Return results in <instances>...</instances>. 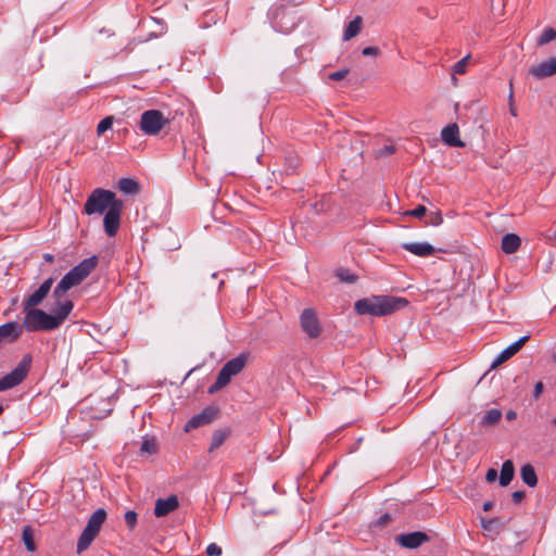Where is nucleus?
Segmentation results:
<instances>
[{
    "instance_id": "obj_15",
    "label": "nucleus",
    "mask_w": 556,
    "mask_h": 556,
    "mask_svg": "<svg viewBox=\"0 0 556 556\" xmlns=\"http://www.w3.org/2000/svg\"><path fill=\"white\" fill-rule=\"evenodd\" d=\"M529 73L536 79H543L556 75V56L532 66L529 70Z\"/></svg>"
},
{
    "instance_id": "obj_24",
    "label": "nucleus",
    "mask_w": 556,
    "mask_h": 556,
    "mask_svg": "<svg viewBox=\"0 0 556 556\" xmlns=\"http://www.w3.org/2000/svg\"><path fill=\"white\" fill-rule=\"evenodd\" d=\"M362 23H363V20L361 16L354 17L346 26L344 34H343V39L350 40L353 37H355L356 35H358L362 29Z\"/></svg>"
},
{
    "instance_id": "obj_48",
    "label": "nucleus",
    "mask_w": 556,
    "mask_h": 556,
    "mask_svg": "<svg viewBox=\"0 0 556 556\" xmlns=\"http://www.w3.org/2000/svg\"><path fill=\"white\" fill-rule=\"evenodd\" d=\"M494 506V503L491 502V501H488L483 504V510L484 511H490Z\"/></svg>"
},
{
    "instance_id": "obj_37",
    "label": "nucleus",
    "mask_w": 556,
    "mask_h": 556,
    "mask_svg": "<svg viewBox=\"0 0 556 556\" xmlns=\"http://www.w3.org/2000/svg\"><path fill=\"white\" fill-rule=\"evenodd\" d=\"M349 74V70L348 68H342V70H339L337 72H333L329 75V78L332 79V80H341L343 78L346 77V75Z\"/></svg>"
},
{
    "instance_id": "obj_12",
    "label": "nucleus",
    "mask_w": 556,
    "mask_h": 556,
    "mask_svg": "<svg viewBox=\"0 0 556 556\" xmlns=\"http://www.w3.org/2000/svg\"><path fill=\"white\" fill-rule=\"evenodd\" d=\"M395 542L402 547L408 549H415L421 546L424 543L430 541V536L422 531H415L408 533H402L395 536Z\"/></svg>"
},
{
    "instance_id": "obj_17",
    "label": "nucleus",
    "mask_w": 556,
    "mask_h": 556,
    "mask_svg": "<svg viewBox=\"0 0 556 556\" xmlns=\"http://www.w3.org/2000/svg\"><path fill=\"white\" fill-rule=\"evenodd\" d=\"M529 336H523L516 342L508 345L505 350H503L495 361L492 363V368L505 363L510 357H513L516 353L520 351V349L523 346V344L529 340Z\"/></svg>"
},
{
    "instance_id": "obj_40",
    "label": "nucleus",
    "mask_w": 556,
    "mask_h": 556,
    "mask_svg": "<svg viewBox=\"0 0 556 556\" xmlns=\"http://www.w3.org/2000/svg\"><path fill=\"white\" fill-rule=\"evenodd\" d=\"M392 520V517L390 514H383L382 516H380L377 521H376V526L380 527V528H383L386 527L387 525H389Z\"/></svg>"
},
{
    "instance_id": "obj_22",
    "label": "nucleus",
    "mask_w": 556,
    "mask_h": 556,
    "mask_svg": "<svg viewBox=\"0 0 556 556\" xmlns=\"http://www.w3.org/2000/svg\"><path fill=\"white\" fill-rule=\"evenodd\" d=\"M520 476L528 486L534 488L538 484V476L531 464H526L521 467Z\"/></svg>"
},
{
    "instance_id": "obj_26",
    "label": "nucleus",
    "mask_w": 556,
    "mask_h": 556,
    "mask_svg": "<svg viewBox=\"0 0 556 556\" xmlns=\"http://www.w3.org/2000/svg\"><path fill=\"white\" fill-rule=\"evenodd\" d=\"M22 539L25 544V547L28 552H35L36 551V543H35V536H34V530L31 527L26 526L23 529L22 532Z\"/></svg>"
},
{
    "instance_id": "obj_31",
    "label": "nucleus",
    "mask_w": 556,
    "mask_h": 556,
    "mask_svg": "<svg viewBox=\"0 0 556 556\" xmlns=\"http://www.w3.org/2000/svg\"><path fill=\"white\" fill-rule=\"evenodd\" d=\"M140 451L142 453L154 454L156 453V442L154 439H146L141 443Z\"/></svg>"
},
{
    "instance_id": "obj_30",
    "label": "nucleus",
    "mask_w": 556,
    "mask_h": 556,
    "mask_svg": "<svg viewBox=\"0 0 556 556\" xmlns=\"http://www.w3.org/2000/svg\"><path fill=\"white\" fill-rule=\"evenodd\" d=\"M337 277L343 281V282H348V283H354L356 280H357V276L350 273L348 269H339L337 271Z\"/></svg>"
},
{
    "instance_id": "obj_50",
    "label": "nucleus",
    "mask_w": 556,
    "mask_h": 556,
    "mask_svg": "<svg viewBox=\"0 0 556 556\" xmlns=\"http://www.w3.org/2000/svg\"><path fill=\"white\" fill-rule=\"evenodd\" d=\"M552 425L556 427V417L552 420Z\"/></svg>"
},
{
    "instance_id": "obj_20",
    "label": "nucleus",
    "mask_w": 556,
    "mask_h": 556,
    "mask_svg": "<svg viewBox=\"0 0 556 556\" xmlns=\"http://www.w3.org/2000/svg\"><path fill=\"white\" fill-rule=\"evenodd\" d=\"M521 239L516 233H507L502 239V251L506 254H513L518 251Z\"/></svg>"
},
{
    "instance_id": "obj_16",
    "label": "nucleus",
    "mask_w": 556,
    "mask_h": 556,
    "mask_svg": "<svg viewBox=\"0 0 556 556\" xmlns=\"http://www.w3.org/2000/svg\"><path fill=\"white\" fill-rule=\"evenodd\" d=\"M23 333L22 326L16 321H9L0 326V344L14 342Z\"/></svg>"
},
{
    "instance_id": "obj_3",
    "label": "nucleus",
    "mask_w": 556,
    "mask_h": 556,
    "mask_svg": "<svg viewBox=\"0 0 556 556\" xmlns=\"http://www.w3.org/2000/svg\"><path fill=\"white\" fill-rule=\"evenodd\" d=\"M98 261V256L92 255L83 260L79 264L66 273L60 282L55 286L52 293L53 299L58 301H64L63 298L65 296L66 292L73 287L80 285L83 280H85L97 267Z\"/></svg>"
},
{
    "instance_id": "obj_45",
    "label": "nucleus",
    "mask_w": 556,
    "mask_h": 556,
    "mask_svg": "<svg viewBox=\"0 0 556 556\" xmlns=\"http://www.w3.org/2000/svg\"><path fill=\"white\" fill-rule=\"evenodd\" d=\"M543 390H544L543 382L542 381L536 382L534 386V390H533V397L539 399L541 396V394L543 393Z\"/></svg>"
},
{
    "instance_id": "obj_5",
    "label": "nucleus",
    "mask_w": 556,
    "mask_h": 556,
    "mask_svg": "<svg viewBox=\"0 0 556 556\" xmlns=\"http://www.w3.org/2000/svg\"><path fill=\"white\" fill-rule=\"evenodd\" d=\"M248 355L244 353L229 359L219 370L215 382L210 387L208 392L214 393L226 387L231 378L238 375L245 366Z\"/></svg>"
},
{
    "instance_id": "obj_2",
    "label": "nucleus",
    "mask_w": 556,
    "mask_h": 556,
    "mask_svg": "<svg viewBox=\"0 0 556 556\" xmlns=\"http://www.w3.org/2000/svg\"><path fill=\"white\" fill-rule=\"evenodd\" d=\"M408 305L405 298L392 295H371L357 300L354 309L358 315H370L376 317L391 315Z\"/></svg>"
},
{
    "instance_id": "obj_25",
    "label": "nucleus",
    "mask_w": 556,
    "mask_h": 556,
    "mask_svg": "<svg viewBox=\"0 0 556 556\" xmlns=\"http://www.w3.org/2000/svg\"><path fill=\"white\" fill-rule=\"evenodd\" d=\"M229 434H230L229 429L215 430L212 435L210 450L213 451L215 448H218L220 445H223V443L226 441V439L229 437Z\"/></svg>"
},
{
    "instance_id": "obj_46",
    "label": "nucleus",
    "mask_w": 556,
    "mask_h": 556,
    "mask_svg": "<svg viewBox=\"0 0 556 556\" xmlns=\"http://www.w3.org/2000/svg\"><path fill=\"white\" fill-rule=\"evenodd\" d=\"M526 496L525 491H515L511 494V500L514 503L519 504Z\"/></svg>"
},
{
    "instance_id": "obj_32",
    "label": "nucleus",
    "mask_w": 556,
    "mask_h": 556,
    "mask_svg": "<svg viewBox=\"0 0 556 556\" xmlns=\"http://www.w3.org/2000/svg\"><path fill=\"white\" fill-rule=\"evenodd\" d=\"M125 522H126V526L129 530H134L137 526V518H138V515L136 511L134 510H127L125 513Z\"/></svg>"
},
{
    "instance_id": "obj_9",
    "label": "nucleus",
    "mask_w": 556,
    "mask_h": 556,
    "mask_svg": "<svg viewBox=\"0 0 556 556\" xmlns=\"http://www.w3.org/2000/svg\"><path fill=\"white\" fill-rule=\"evenodd\" d=\"M300 325L302 330L311 338L315 339L320 336L323 327L318 320L317 314L313 308H305L300 316Z\"/></svg>"
},
{
    "instance_id": "obj_36",
    "label": "nucleus",
    "mask_w": 556,
    "mask_h": 556,
    "mask_svg": "<svg viewBox=\"0 0 556 556\" xmlns=\"http://www.w3.org/2000/svg\"><path fill=\"white\" fill-rule=\"evenodd\" d=\"M206 554L208 556H220L222 547L219 545H217L216 543H211L206 547Z\"/></svg>"
},
{
    "instance_id": "obj_52",
    "label": "nucleus",
    "mask_w": 556,
    "mask_h": 556,
    "mask_svg": "<svg viewBox=\"0 0 556 556\" xmlns=\"http://www.w3.org/2000/svg\"><path fill=\"white\" fill-rule=\"evenodd\" d=\"M3 412V406L0 404V414Z\"/></svg>"
},
{
    "instance_id": "obj_39",
    "label": "nucleus",
    "mask_w": 556,
    "mask_h": 556,
    "mask_svg": "<svg viewBox=\"0 0 556 556\" xmlns=\"http://www.w3.org/2000/svg\"><path fill=\"white\" fill-rule=\"evenodd\" d=\"M395 152V147L393 144H388V146H384L383 148H381L378 152H377V155L378 156H388V155H391Z\"/></svg>"
},
{
    "instance_id": "obj_47",
    "label": "nucleus",
    "mask_w": 556,
    "mask_h": 556,
    "mask_svg": "<svg viewBox=\"0 0 556 556\" xmlns=\"http://www.w3.org/2000/svg\"><path fill=\"white\" fill-rule=\"evenodd\" d=\"M517 418V413L515 410H508L506 413V419L511 421V420H515Z\"/></svg>"
},
{
    "instance_id": "obj_11",
    "label": "nucleus",
    "mask_w": 556,
    "mask_h": 556,
    "mask_svg": "<svg viewBox=\"0 0 556 556\" xmlns=\"http://www.w3.org/2000/svg\"><path fill=\"white\" fill-rule=\"evenodd\" d=\"M218 415V408L205 407L200 414L192 416L185 425V431L189 432L199 427L211 424Z\"/></svg>"
},
{
    "instance_id": "obj_43",
    "label": "nucleus",
    "mask_w": 556,
    "mask_h": 556,
    "mask_svg": "<svg viewBox=\"0 0 556 556\" xmlns=\"http://www.w3.org/2000/svg\"><path fill=\"white\" fill-rule=\"evenodd\" d=\"M509 99V112L513 116H517V110L514 106V92H513V84L510 83V92L508 96Z\"/></svg>"
},
{
    "instance_id": "obj_33",
    "label": "nucleus",
    "mask_w": 556,
    "mask_h": 556,
    "mask_svg": "<svg viewBox=\"0 0 556 556\" xmlns=\"http://www.w3.org/2000/svg\"><path fill=\"white\" fill-rule=\"evenodd\" d=\"M470 59V54L464 56L462 60L456 62L453 66V72L458 75H463L466 72V66L468 64V61Z\"/></svg>"
},
{
    "instance_id": "obj_21",
    "label": "nucleus",
    "mask_w": 556,
    "mask_h": 556,
    "mask_svg": "<svg viewBox=\"0 0 556 556\" xmlns=\"http://www.w3.org/2000/svg\"><path fill=\"white\" fill-rule=\"evenodd\" d=\"M515 475L514 463L510 459H507L503 463L500 475V484L502 486H507L513 480Z\"/></svg>"
},
{
    "instance_id": "obj_35",
    "label": "nucleus",
    "mask_w": 556,
    "mask_h": 556,
    "mask_svg": "<svg viewBox=\"0 0 556 556\" xmlns=\"http://www.w3.org/2000/svg\"><path fill=\"white\" fill-rule=\"evenodd\" d=\"M426 213H427V207L425 205H418L414 210L408 211L406 214L417 217V218H420V217L425 216Z\"/></svg>"
},
{
    "instance_id": "obj_10",
    "label": "nucleus",
    "mask_w": 556,
    "mask_h": 556,
    "mask_svg": "<svg viewBox=\"0 0 556 556\" xmlns=\"http://www.w3.org/2000/svg\"><path fill=\"white\" fill-rule=\"evenodd\" d=\"M123 205V201H121L119 203L112 205V207L105 212L103 225L105 233L109 237L115 236L119 228Z\"/></svg>"
},
{
    "instance_id": "obj_18",
    "label": "nucleus",
    "mask_w": 556,
    "mask_h": 556,
    "mask_svg": "<svg viewBox=\"0 0 556 556\" xmlns=\"http://www.w3.org/2000/svg\"><path fill=\"white\" fill-rule=\"evenodd\" d=\"M178 506L179 502L176 495H169L167 498H157L155 502L154 515L156 517H165L176 510Z\"/></svg>"
},
{
    "instance_id": "obj_41",
    "label": "nucleus",
    "mask_w": 556,
    "mask_h": 556,
    "mask_svg": "<svg viewBox=\"0 0 556 556\" xmlns=\"http://www.w3.org/2000/svg\"><path fill=\"white\" fill-rule=\"evenodd\" d=\"M379 52L380 50L377 47H366L363 49L362 54L365 56H376Z\"/></svg>"
},
{
    "instance_id": "obj_49",
    "label": "nucleus",
    "mask_w": 556,
    "mask_h": 556,
    "mask_svg": "<svg viewBox=\"0 0 556 556\" xmlns=\"http://www.w3.org/2000/svg\"><path fill=\"white\" fill-rule=\"evenodd\" d=\"M43 260L48 263H52L54 261V256L52 254L46 253L43 254Z\"/></svg>"
},
{
    "instance_id": "obj_42",
    "label": "nucleus",
    "mask_w": 556,
    "mask_h": 556,
    "mask_svg": "<svg viewBox=\"0 0 556 556\" xmlns=\"http://www.w3.org/2000/svg\"><path fill=\"white\" fill-rule=\"evenodd\" d=\"M500 519L498 518H491V519H481V525H482V528L484 530H492L493 529V525L498 522Z\"/></svg>"
},
{
    "instance_id": "obj_51",
    "label": "nucleus",
    "mask_w": 556,
    "mask_h": 556,
    "mask_svg": "<svg viewBox=\"0 0 556 556\" xmlns=\"http://www.w3.org/2000/svg\"><path fill=\"white\" fill-rule=\"evenodd\" d=\"M553 361L556 363V352L553 355Z\"/></svg>"
},
{
    "instance_id": "obj_44",
    "label": "nucleus",
    "mask_w": 556,
    "mask_h": 556,
    "mask_svg": "<svg viewBox=\"0 0 556 556\" xmlns=\"http://www.w3.org/2000/svg\"><path fill=\"white\" fill-rule=\"evenodd\" d=\"M497 478V470L494 469V468H490L488 471H486V475H485V480L489 482V483H492L496 480Z\"/></svg>"
},
{
    "instance_id": "obj_4",
    "label": "nucleus",
    "mask_w": 556,
    "mask_h": 556,
    "mask_svg": "<svg viewBox=\"0 0 556 556\" xmlns=\"http://www.w3.org/2000/svg\"><path fill=\"white\" fill-rule=\"evenodd\" d=\"M121 201L122 200L117 199L113 191L98 188L88 197L84 205V213L87 215L103 214L110 210L112 205Z\"/></svg>"
},
{
    "instance_id": "obj_29",
    "label": "nucleus",
    "mask_w": 556,
    "mask_h": 556,
    "mask_svg": "<svg viewBox=\"0 0 556 556\" xmlns=\"http://www.w3.org/2000/svg\"><path fill=\"white\" fill-rule=\"evenodd\" d=\"M113 116L104 117L97 126L98 136L103 135L106 130H109L113 125Z\"/></svg>"
},
{
    "instance_id": "obj_28",
    "label": "nucleus",
    "mask_w": 556,
    "mask_h": 556,
    "mask_svg": "<svg viewBox=\"0 0 556 556\" xmlns=\"http://www.w3.org/2000/svg\"><path fill=\"white\" fill-rule=\"evenodd\" d=\"M555 39H556V30L554 28L548 27L543 30V33L539 37L536 43L539 46H544Z\"/></svg>"
},
{
    "instance_id": "obj_14",
    "label": "nucleus",
    "mask_w": 556,
    "mask_h": 556,
    "mask_svg": "<svg viewBox=\"0 0 556 556\" xmlns=\"http://www.w3.org/2000/svg\"><path fill=\"white\" fill-rule=\"evenodd\" d=\"M441 139L448 147H465V142H463L459 138V128L456 123L448 124L442 129Z\"/></svg>"
},
{
    "instance_id": "obj_7",
    "label": "nucleus",
    "mask_w": 556,
    "mask_h": 556,
    "mask_svg": "<svg viewBox=\"0 0 556 556\" xmlns=\"http://www.w3.org/2000/svg\"><path fill=\"white\" fill-rule=\"evenodd\" d=\"M31 365L30 354H25L17 366L0 379V392L12 389L26 378Z\"/></svg>"
},
{
    "instance_id": "obj_13",
    "label": "nucleus",
    "mask_w": 556,
    "mask_h": 556,
    "mask_svg": "<svg viewBox=\"0 0 556 556\" xmlns=\"http://www.w3.org/2000/svg\"><path fill=\"white\" fill-rule=\"evenodd\" d=\"M53 282L54 279L52 277L46 279L37 290L23 301V306H39L51 291Z\"/></svg>"
},
{
    "instance_id": "obj_19",
    "label": "nucleus",
    "mask_w": 556,
    "mask_h": 556,
    "mask_svg": "<svg viewBox=\"0 0 556 556\" xmlns=\"http://www.w3.org/2000/svg\"><path fill=\"white\" fill-rule=\"evenodd\" d=\"M402 248L417 256L427 257L434 253V248L427 242H407Z\"/></svg>"
},
{
    "instance_id": "obj_6",
    "label": "nucleus",
    "mask_w": 556,
    "mask_h": 556,
    "mask_svg": "<svg viewBox=\"0 0 556 556\" xmlns=\"http://www.w3.org/2000/svg\"><path fill=\"white\" fill-rule=\"evenodd\" d=\"M106 519V511L103 508H98L92 513L90 518L88 519L87 526L83 530L78 542H77V553H81L86 551L96 536L99 534L102 525Z\"/></svg>"
},
{
    "instance_id": "obj_27",
    "label": "nucleus",
    "mask_w": 556,
    "mask_h": 556,
    "mask_svg": "<svg viewBox=\"0 0 556 556\" xmlns=\"http://www.w3.org/2000/svg\"><path fill=\"white\" fill-rule=\"evenodd\" d=\"M502 418V412L500 409L493 408L485 413L481 420V425L485 427L496 425Z\"/></svg>"
},
{
    "instance_id": "obj_23",
    "label": "nucleus",
    "mask_w": 556,
    "mask_h": 556,
    "mask_svg": "<svg viewBox=\"0 0 556 556\" xmlns=\"http://www.w3.org/2000/svg\"><path fill=\"white\" fill-rule=\"evenodd\" d=\"M118 189L126 194H136L140 191V185L132 178H122L118 181Z\"/></svg>"
},
{
    "instance_id": "obj_34",
    "label": "nucleus",
    "mask_w": 556,
    "mask_h": 556,
    "mask_svg": "<svg viewBox=\"0 0 556 556\" xmlns=\"http://www.w3.org/2000/svg\"><path fill=\"white\" fill-rule=\"evenodd\" d=\"M443 223V217L441 212H431L429 214V219L426 222V225L439 226Z\"/></svg>"
},
{
    "instance_id": "obj_38",
    "label": "nucleus",
    "mask_w": 556,
    "mask_h": 556,
    "mask_svg": "<svg viewBox=\"0 0 556 556\" xmlns=\"http://www.w3.org/2000/svg\"><path fill=\"white\" fill-rule=\"evenodd\" d=\"M329 202L327 199H323L320 200L319 202H316L314 204V210L317 212V213H321V212H325L329 208Z\"/></svg>"
},
{
    "instance_id": "obj_8",
    "label": "nucleus",
    "mask_w": 556,
    "mask_h": 556,
    "mask_svg": "<svg viewBox=\"0 0 556 556\" xmlns=\"http://www.w3.org/2000/svg\"><path fill=\"white\" fill-rule=\"evenodd\" d=\"M167 123L168 119L161 111L148 110L141 114L139 127L146 135L155 136Z\"/></svg>"
},
{
    "instance_id": "obj_1",
    "label": "nucleus",
    "mask_w": 556,
    "mask_h": 556,
    "mask_svg": "<svg viewBox=\"0 0 556 556\" xmlns=\"http://www.w3.org/2000/svg\"><path fill=\"white\" fill-rule=\"evenodd\" d=\"M74 303L71 300H54L53 314H49L37 306H23L24 319L22 329L28 332L51 331L60 328L73 311Z\"/></svg>"
}]
</instances>
